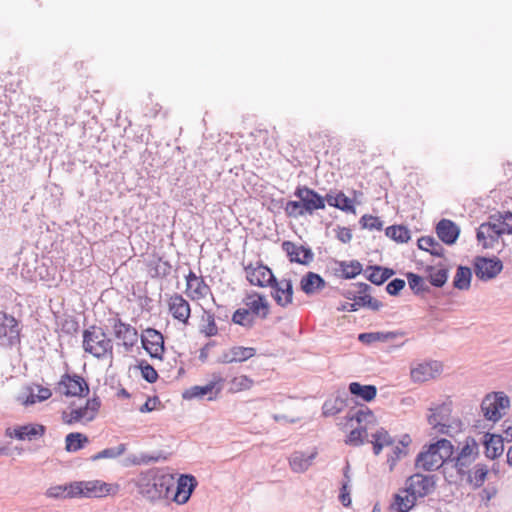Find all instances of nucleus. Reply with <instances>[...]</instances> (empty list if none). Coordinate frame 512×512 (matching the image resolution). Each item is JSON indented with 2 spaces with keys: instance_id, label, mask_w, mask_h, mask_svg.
I'll list each match as a JSON object with an SVG mask.
<instances>
[{
  "instance_id": "obj_1",
  "label": "nucleus",
  "mask_w": 512,
  "mask_h": 512,
  "mask_svg": "<svg viewBox=\"0 0 512 512\" xmlns=\"http://www.w3.org/2000/svg\"><path fill=\"white\" fill-rule=\"evenodd\" d=\"M174 486L175 479L171 474L157 470H149L143 473L138 480L140 493L150 501L171 499Z\"/></svg>"
},
{
  "instance_id": "obj_2",
  "label": "nucleus",
  "mask_w": 512,
  "mask_h": 512,
  "mask_svg": "<svg viewBox=\"0 0 512 512\" xmlns=\"http://www.w3.org/2000/svg\"><path fill=\"white\" fill-rule=\"evenodd\" d=\"M83 348L94 357L101 359L113 356V344L100 327L91 326L83 332Z\"/></svg>"
},
{
  "instance_id": "obj_3",
  "label": "nucleus",
  "mask_w": 512,
  "mask_h": 512,
  "mask_svg": "<svg viewBox=\"0 0 512 512\" xmlns=\"http://www.w3.org/2000/svg\"><path fill=\"white\" fill-rule=\"evenodd\" d=\"M429 410L432 413L428 416V423L436 432L452 436L461 430L462 423L459 420L447 424L452 412L451 402H443L434 408H429Z\"/></svg>"
},
{
  "instance_id": "obj_4",
  "label": "nucleus",
  "mask_w": 512,
  "mask_h": 512,
  "mask_svg": "<svg viewBox=\"0 0 512 512\" xmlns=\"http://www.w3.org/2000/svg\"><path fill=\"white\" fill-rule=\"evenodd\" d=\"M510 406L509 397L504 392H494L484 397L481 410L487 420L496 422L501 418V410Z\"/></svg>"
},
{
  "instance_id": "obj_5",
  "label": "nucleus",
  "mask_w": 512,
  "mask_h": 512,
  "mask_svg": "<svg viewBox=\"0 0 512 512\" xmlns=\"http://www.w3.org/2000/svg\"><path fill=\"white\" fill-rule=\"evenodd\" d=\"M70 493L76 497L98 498L111 493L110 484L99 480L76 481L71 483Z\"/></svg>"
},
{
  "instance_id": "obj_6",
  "label": "nucleus",
  "mask_w": 512,
  "mask_h": 512,
  "mask_svg": "<svg viewBox=\"0 0 512 512\" xmlns=\"http://www.w3.org/2000/svg\"><path fill=\"white\" fill-rule=\"evenodd\" d=\"M20 343L19 323L12 315L0 311V346L10 348Z\"/></svg>"
},
{
  "instance_id": "obj_7",
  "label": "nucleus",
  "mask_w": 512,
  "mask_h": 512,
  "mask_svg": "<svg viewBox=\"0 0 512 512\" xmlns=\"http://www.w3.org/2000/svg\"><path fill=\"white\" fill-rule=\"evenodd\" d=\"M434 488V475L416 473L407 479L405 492L417 500V498H423L429 495Z\"/></svg>"
},
{
  "instance_id": "obj_8",
  "label": "nucleus",
  "mask_w": 512,
  "mask_h": 512,
  "mask_svg": "<svg viewBox=\"0 0 512 512\" xmlns=\"http://www.w3.org/2000/svg\"><path fill=\"white\" fill-rule=\"evenodd\" d=\"M101 406V401L98 397L88 399L86 405L83 407L75 408L69 414L63 413V421L66 424H73L82 420L92 421L95 419L96 414Z\"/></svg>"
},
{
  "instance_id": "obj_9",
  "label": "nucleus",
  "mask_w": 512,
  "mask_h": 512,
  "mask_svg": "<svg viewBox=\"0 0 512 512\" xmlns=\"http://www.w3.org/2000/svg\"><path fill=\"white\" fill-rule=\"evenodd\" d=\"M58 390L66 396L83 397L89 393V386L82 376L66 373L58 382Z\"/></svg>"
},
{
  "instance_id": "obj_10",
  "label": "nucleus",
  "mask_w": 512,
  "mask_h": 512,
  "mask_svg": "<svg viewBox=\"0 0 512 512\" xmlns=\"http://www.w3.org/2000/svg\"><path fill=\"white\" fill-rule=\"evenodd\" d=\"M503 269L501 260L497 257L478 256L474 260L475 275L482 281L495 278Z\"/></svg>"
},
{
  "instance_id": "obj_11",
  "label": "nucleus",
  "mask_w": 512,
  "mask_h": 512,
  "mask_svg": "<svg viewBox=\"0 0 512 512\" xmlns=\"http://www.w3.org/2000/svg\"><path fill=\"white\" fill-rule=\"evenodd\" d=\"M46 432V428L42 424L28 423L25 425H16L8 427L5 435L20 441H34L41 438Z\"/></svg>"
},
{
  "instance_id": "obj_12",
  "label": "nucleus",
  "mask_w": 512,
  "mask_h": 512,
  "mask_svg": "<svg viewBox=\"0 0 512 512\" xmlns=\"http://www.w3.org/2000/svg\"><path fill=\"white\" fill-rule=\"evenodd\" d=\"M246 272V278L251 285L259 287H267L276 283V277L272 273L271 269L264 264L258 262L255 266L249 264L244 267Z\"/></svg>"
},
{
  "instance_id": "obj_13",
  "label": "nucleus",
  "mask_w": 512,
  "mask_h": 512,
  "mask_svg": "<svg viewBox=\"0 0 512 512\" xmlns=\"http://www.w3.org/2000/svg\"><path fill=\"white\" fill-rule=\"evenodd\" d=\"M51 396L52 392L49 388L32 383L23 387L22 391L17 396V401L27 407L43 402Z\"/></svg>"
},
{
  "instance_id": "obj_14",
  "label": "nucleus",
  "mask_w": 512,
  "mask_h": 512,
  "mask_svg": "<svg viewBox=\"0 0 512 512\" xmlns=\"http://www.w3.org/2000/svg\"><path fill=\"white\" fill-rule=\"evenodd\" d=\"M294 195L301 200L305 212L312 215L314 211L325 208V197L306 186H298Z\"/></svg>"
},
{
  "instance_id": "obj_15",
  "label": "nucleus",
  "mask_w": 512,
  "mask_h": 512,
  "mask_svg": "<svg viewBox=\"0 0 512 512\" xmlns=\"http://www.w3.org/2000/svg\"><path fill=\"white\" fill-rule=\"evenodd\" d=\"M141 342L146 352L155 359H162L164 353L163 335L153 328H147L141 335Z\"/></svg>"
},
{
  "instance_id": "obj_16",
  "label": "nucleus",
  "mask_w": 512,
  "mask_h": 512,
  "mask_svg": "<svg viewBox=\"0 0 512 512\" xmlns=\"http://www.w3.org/2000/svg\"><path fill=\"white\" fill-rule=\"evenodd\" d=\"M502 235L500 229L491 219L482 223L476 231L477 241L484 249H494L499 244Z\"/></svg>"
},
{
  "instance_id": "obj_17",
  "label": "nucleus",
  "mask_w": 512,
  "mask_h": 512,
  "mask_svg": "<svg viewBox=\"0 0 512 512\" xmlns=\"http://www.w3.org/2000/svg\"><path fill=\"white\" fill-rule=\"evenodd\" d=\"M223 379L221 377H218L217 380L210 381L209 383L200 386L195 385L188 389H186L183 392V398L186 400L191 399H204L205 397L207 400H214L217 398V395L221 391V387H217V384L222 382Z\"/></svg>"
},
{
  "instance_id": "obj_18",
  "label": "nucleus",
  "mask_w": 512,
  "mask_h": 512,
  "mask_svg": "<svg viewBox=\"0 0 512 512\" xmlns=\"http://www.w3.org/2000/svg\"><path fill=\"white\" fill-rule=\"evenodd\" d=\"M197 486V480L193 475L182 474L175 482L171 499L178 504H185L190 499L193 490Z\"/></svg>"
},
{
  "instance_id": "obj_19",
  "label": "nucleus",
  "mask_w": 512,
  "mask_h": 512,
  "mask_svg": "<svg viewBox=\"0 0 512 512\" xmlns=\"http://www.w3.org/2000/svg\"><path fill=\"white\" fill-rule=\"evenodd\" d=\"M281 246L291 262L308 265L314 258V254L309 247L299 246L291 241H284Z\"/></svg>"
},
{
  "instance_id": "obj_20",
  "label": "nucleus",
  "mask_w": 512,
  "mask_h": 512,
  "mask_svg": "<svg viewBox=\"0 0 512 512\" xmlns=\"http://www.w3.org/2000/svg\"><path fill=\"white\" fill-rule=\"evenodd\" d=\"M432 448L433 444L424 446V450L417 455L415 460V466L417 468L423 469L424 471H435L443 465L440 454H437L436 449Z\"/></svg>"
},
{
  "instance_id": "obj_21",
  "label": "nucleus",
  "mask_w": 512,
  "mask_h": 512,
  "mask_svg": "<svg viewBox=\"0 0 512 512\" xmlns=\"http://www.w3.org/2000/svg\"><path fill=\"white\" fill-rule=\"evenodd\" d=\"M270 287L273 290L272 297L279 306L286 307L292 303L293 285L290 279H276V283H272Z\"/></svg>"
},
{
  "instance_id": "obj_22",
  "label": "nucleus",
  "mask_w": 512,
  "mask_h": 512,
  "mask_svg": "<svg viewBox=\"0 0 512 512\" xmlns=\"http://www.w3.org/2000/svg\"><path fill=\"white\" fill-rule=\"evenodd\" d=\"M436 234L446 245H453L459 237L460 228L452 220L441 219L436 225Z\"/></svg>"
},
{
  "instance_id": "obj_23",
  "label": "nucleus",
  "mask_w": 512,
  "mask_h": 512,
  "mask_svg": "<svg viewBox=\"0 0 512 512\" xmlns=\"http://www.w3.org/2000/svg\"><path fill=\"white\" fill-rule=\"evenodd\" d=\"M169 311L180 322L188 323L191 309L190 304L180 294H174L169 301Z\"/></svg>"
},
{
  "instance_id": "obj_24",
  "label": "nucleus",
  "mask_w": 512,
  "mask_h": 512,
  "mask_svg": "<svg viewBox=\"0 0 512 512\" xmlns=\"http://www.w3.org/2000/svg\"><path fill=\"white\" fill-rule=\"evenodd\" d=\"M441 365L437 361L418 364L411 370V378L414 382H425L434 378L440 372Z\"/></svg>"
},
{
  "instance_id": "obj_25",
  "label": "nucleus",
  "mask_w": 512,
  "mask_h": 512,
  "mask_svg": "<svg viewBox=\"0 0 512 512\" xmlns=\"http://www.w3.org/2000/svg\"><path fill=\"white\" fill-rule=\"evenodd\" d=\"M244 303L247 306L246 310H250V314L253 317L258 316L262 319L267 318L269 314V304L264 295L258 293L248 295L244 300Z\"/></svg>"
},
{
  "instance_id": "obj_26",
  "label": "nucleus",
  "mask_w": 512,
  "mask_h": 512,
  "mask_svg": "<svg viewBox=\"0 0 512 512\" xmlns=\"http://www.w3.org/2000/svg\"><path fill=\"white\" fill-rule=\"evenodd\" d=\"M113 330L116 338L123 340L125 346H133L137 341V330L120 318L113 319Z\"/></svg>"
},
{
  "instance_id": "obj_27",
  "label": "nucleus",
  "mask_w": 512,
  "mask_h": 512,
  "mask_svg": "<svg viewBox=\"0 0 512 512\" xmlns=\"http://www.w3.org/2000/svg\"><path fill=\"white\" fill-rule=\"evenodd\" d=\"M483 445L486 457L492 460L498 458L504 451L503 438L500 435L484 434Z\"/></svg>"
},
{
  "instance_id": "obj_28",
  "label": "nucleus",
  "mask_w": 512,
  "mask_h": 512,
  "mask_svg": "<svg viewBox=\"0 0 512 512\" xmlns=\"http://www.w3.org/2000/svg\"><path fill=\"white\" fill-rule=\"evenodd\" d=\"M329 206L337 208L346 213H355V207L353 201L347 197L342 191L333 193L332 191L327 193L325 196V203Z\"/></svg>"
},
{
  "instance_id": "obj_29",
  "label": "nucleus",
  "mask_w": 512,
  "mask_h": 512,
  "mask_svg": "<svg viewBox=\"0 0 512 512\" xmlns=\"http://www.w3.org/2000/svg\"><path fill=\"white\" fill-rule=\"evenodd\" d=\"M404 336V332L401 331H388V332H365L358 335V340L366 345H370L375 342H389L398 337Z\"/></svg>"
},
{
  "instance_id": "obj_30",
  "label": "nucleus",
  "mask_w": 512,
  "mask_h": 512,
  "mask_svg": "<svg viewBox=\"0 0 512 512\" xmlns=\"http://www.w3.org/2000/svg\"><path fill=\"white\" fill-rule=\"evenodd\" d=\"M317 452L304 453L302 451H295L289 457V464L294 472L302 473L305 472L315 459Z\"/></svg>"
},
{
  "instance_id": "obj_31",
  "label": "nucleus",
  "mask_w": 512,
  "mask_h": 512,
  "mask_svg": "<svg viewBox=\"0 0 512 512\" xmlns=\"http://www.w3.org/2000/svg\"><path fill=\"white\" fill-rule=\"evenodd\" d=\"M325 286V280L315 272H308L300 281L301 290L307 295H313L325 288Z\"/></svg>"
},
{
  "instance_id": "obj_32",
  "label": "nucleus",
  "mask_w": 512,
  "mask_h": 512,
  "mask_svg": "<svg viewBox=\"0 0 512 512\" xmlns=\"http://www.w3.org/2000/svg\"><path fill=\"white\" fill-rule=\"evenodd\" d=\"M351 395L362 399L365 402L372 401L377 395V388L375 385H363L359 382H351L348 386Z\"/></svg>"
},
{
  "instance_id": "obj_33",
  "label": "nucleus",
  "mask_w": 512,
  "mask_h": 512,
  "mask_svg": "<svg viewBox=\"0 0 512 512\" xmlns=\"http://www.w3.org/2000/svg\"><path fill=\"white\" fill-rule=\"evenodd\" d=\"M372 439L369 441L373 445V452L375 455L380 454L384 447L393 446L394 439L384 428L378 429L371 435Z\"/></svg>"
},
{
  "instance_id": "obj_34",
  "label": "nucleus",
  "mask_w": 512,
  "mask_h": 512,
  "mask_svg": "<svg viewBox=\"0 0 512 512\" xmlns=\"http://www.w3.org/2000/svg\"><path fill=\"white\" fill-rule=\"evenodd\" d=\"M418 248L433 256L443 257L444 248L433 236H423L417 241Z\"/></svg>"
},
{
  "instance_id": "obj_35",
  "label": "nucleus",
  "mask_w": 512,
  "mask_h": 512,
  "mask_svg": "<svg viewBox=\"0 0 512 512\" xmlns=\"http://www.w3.org/2000/svg\"><path fill=\"white\" fill-rule=\"evenodd\" d=\"M425 271L427 273V279L432 286L441 288L447 282V268H436L434 266H427Z\"/></svg>"
},
{
  "instance_id": "obj_36",
  "label": "nucleus",
  "mask_w": 512,
  "mask_h": 512,
  "mask_svg": "<svg viewBox=\"0 0 512 512\" xmlns=\"http://www.w3.org/2000/svg\"><path fill=\"white\" fill-rule=\"evenodd\" d=\"M472 271L467 266H458L454 279L453 286L459 290H468L471 285Z\"/></svg>"
},
{
  "instance_id": "obj_37",
  "label": "nucleus",
  "mask_w": 512,
  "mask_h": 512,
  "mask_svg": "<svg viewBox=\"0 0 512 512\" xmlns=\"http://www.w3.org/2000/svg\"><path fill=\"white\" fill-rule=\"evenodd\" d=\"M89 439L86 435L79 432L69 433L65 438V449L68 452H76L82 449Z\"/></svg>"
},
{
  "instance_id": "obj_38",
  "label": "nucleus",
  "mask_w": 512,
  "mask_h": 512,
  "mask_svg": "<svg viewBox=\"0 0 512 512\" xmlns=\"http://www.w3.org/2000/svg\"><path fill=\"white\" fill-rule=\"evenodd\" d=\"M385 234L387 237L398 243H407L411 238L410 230L402 225H393L387 227Z\"/></svg>"
},
{
  "instance_id": "obj_39",
  "label": "nucleus",
  "mask_w": 512,
  "mask_h": 512,
  "mask_svg": "<svg viewBox=\"0 0 512 512\" xmlns=\"http://www.w3.org/2000/svg\"><path fill=\"white\" fill-rule=\"evenodd\" d=\"M341 276L344 279H354L356 276L362 273V264L357 260L352 261H341L339 262Z\"/></svg>"
},
{
  "instance_id": "obj_40",
  "label": "nucleus",
  "mask_w": 512,
  "mask_h": 512,
  "mask_svg": "<svg viewBox=\"0 0 512 512\" xmlns=\"http://www.w3.org/2000/svg\"><path fill=\"white\" fill-rule=\"evenodd\" d=\"M406 278L409 284L410 289L414 294L419 295L423 293H428L430 291L429 286L425 284L424 278L418 274L413 272H408L406 274Z\"/></svg>"
},
{
  "instance_id": "obj_41",
  "label": "nucleus",
  "mask_w": 512,
  "mask_h": 512,
  "mask_svg": "<svg viewBox=\"0 0 512 512\" xmlns=\"http://www.w3.org/2000/svg\"><path fill=\"white\" fill-rule=\"evenodd\" d=\"M500 229L501 233L512 234V212H505L504 214L493 215L490 217Z\"/></svg>"
},
{
  "instance_id": "obj_42",
  "label": "nucleus",
  "mask_w": 512,
  "mask_h": 512,
  "mask_svg": "<svg viewBox=\"0 0 512 512\" xmlns=\"http://www.w3.org/2000/svg\"><path fill=\"white\" fill-rule=\"evenodd\" d=\"M432 444V449H436L437 454H440V459L442 460L443 464L452 457L454 447L449 440L443 438Z\"/></svg>"
},
{
  "instance_id": "obj_43",
  "label": "nucleus",
  "mask_w": 512,
  "mask_h": 512,
  "mask_svg": "<svg viewBox=\"0 0 512 512\" xmlns=\"http://www.w3.org/2000/svg\"><path fill=\"white\" fill-rule=\"evenodd\" d=\"M172 266L167 260L159 258L154 264L150 265V274L153 278L167 277L171 272Z\"/></svg>"
},
{
  "instance_id": "obj_44",
  "label": "nucleus",
  "mask_w": 512,
  "mask_h": 512,
  "mask_svg": "<svg viewBox=\"0 0 512 512\" xmlns=\"http://www.w3.org/2000/svg\"><path fill=\"white\" fill-rule=\"evenodd\" d=\"M356 310L360 307L369 308L372 311H379L383 307V303L374 299L371 295H358L354 302Z\"/></svg>"
},
{
  "instance_id": "obj_45",
  "label": "nucleus",
  "mask_w": 512,
  "mask_h": 512,
  "mask_svg": "<svg viewBox=\"0 0 512 512\" xmlns=\"http://www.w3.org/2000/svg\"><path fill=\"white\" fill-rule=\"evenodd\" d=\"M126 451L125 444H119L116 447L106 448L97 454L91 456L92 461H97L100 459H114L121 456Z\"/></svg>"
},
{
  "instance_id": "obj_46",
  "label": "nucleus",
  "mask_w": 512,
  "mask_h": 512,
  "mask_svg": "<svg viewBox=\"0 0 512 512\" xmlns=\"http://www.w3.org/2000/svg\"><path fill=\"white\" fill-rule=\"evenodd\" d=\"M232 321L240 326L251 328L254 324V317L250 314V310L239 308L234 312Z\"/></svg>"
},
{
  "instance_id": "obj_47",
  "label": "nucleus",
  "mask_w": 512,
  "mask_h": 512,
  "mask_svg": "<svg viewBox=\"0 0 512 512\" xmlns=\"http://www.w3.org/2000/svg\"><path fill=\"white\" fill-rule=\"evenodd\" d=\"M256 354L253 347L233 346L231 347V356L234 362H244Z\"/></svg>"
},
{
  "instance_id": "obj_48",
  "label": "nucleus",
  "mask_w": 512,
  "mask_h": 512,
  "mask_svg": "<svg viewBox=\"0 0 512 512\" xmlns=\"http://www.w3.org/2000/svg\"><path fill=\"white\" fill-rule=\"evenodd\" d=\"M71 483L65 485H56L47 489L46 496L49 498L60 499V498H75V495L70 493Z\"/></svg>"
},
{
  "instance_id": "obj_49",
  "label": "nucleus",
  "mask_w": 512,
  "mask_h": 512,
  "mask_svg": "<svg viewBox=\"0 0 512 512\" xmlns=\"http://www.w3.org/2000/svg\"><path fill=\"white\" fill-rule=\"evenodd\" d=\"M488 473V469L483 464H477L474 467V470L469 474V481L476 487H480L483 485L486 476Z\"/></svg>"
},
{
  "instance_id": "obj_50",
  "label": "nucleus",
  "mask_w": 512,
  "mask_h": 512,
  "mask_svg": "<svg viewBox=\"0 0 512 512\" xmlns=\"http://www.w3.org/2000/svg\"><path fill=\"white\" fill-rule=\"evenodd\" d=\"M415 502L416 499L408 493L405 497L397 494L395 495L394 508L396 512H408L415 505Z\"/></svg>"
},
{
  "instance_id": "obj_51",
  "label": "nucleus",
  "mask_w": 512,
  "mask_h": 512,
  "mask_svg": "<svg viewBox=\"0 0 512 512\" xmlns=\"http://www.w3.org/2000/svg\"><path fill=\"white\" fill-rule=\"evenodd\" d=\"M359 223L363 229L381 231L383 228V221L379 217L372 215H363Z\"/></svg>"
},
{
  "instance_id": "obj_52",
  "label": "nucleus",
  "mask_w": 512,
  "mask_h": 512,
  "mask_svg": "<svg viewBox=\"0 0 512 512\" xmlns=\"http://www.w3.org/2000/svg\"><path fill=\"white\" fill-rule=\"evenodd\" d=\"M254 381L246 376V375H240L237 377H234L231 380L230 390L233 392H238L242 390L250 389L253 385Z\"/></svg>"
},
{
  "instance_id": "obj_53",
  "label": "nucleus",
  "mask_w": 512,
  "mask_h": 512,
  "mask_svg": "<svg viewBox=\"0 0 512 512\" xmlns=\"http://www.w3.org/2000/svg\"><path fill=\"white\" fill-rule=\"evenodd\" d=\"M458 455H461L462 458L474 460L475 456L478 455V444L476 440L472 437H467L465 444Z\"/></svg>"
},
{
  "instance_id": "obj_54",
  "label": "nucleus",
  "mask_w": 512,
  "mask_h": 512,
  "mask_svg": "<svg viewBox=\"0 0 512 512\" xmlns=\"http://www.w3.org/2000/svg\"><path fill=\"white\" fill-rule=\"evenodd\" d=\"M139 368L141 370L142 377L148 382V383H154L158 379V373L154 369L152 365H150L148 362L142 360L139 363Z\"/></svg>"
},
{
  "instance_id": "obj_55",
  "label": "nucleus",
  "mask_w": 512,
  "mask_h": 512,
  "mask_svg": "<svg viewBox=\"0 0 512 512\" xmlns=\"http://www.w3.org/2000/svg\"><path fill=\"white\" fill-rule=\"evenodd\" d=\"M343 401L340 399L327 400L323 404V414L325 416H333L339 413L343 408Z\"/></svg>"
},
{
  "instance_id": "obj_56",
  "label": "nucleus",
  "mask_w": 512,
  "mask_h": 512,
  "mask_svg": "<svg viewBox=\"0 0 512 512\" xmlns=\"http://www.w3.org/2000/svg\"><path fill=\"white\" fill-rule=\"evenodd\" d=\"M363 434H365L366 436L368 435L366 428L353 429L348 434L345 443L353 446H360L364 443Z\"/></svg>"
},
{
  "instance_id": "obj_57",
  "label": "nucleus",
  "mask_w": 512,
  "mask_h": 512,
  "mask_svg": "<svg viewBox=\"0 0 512 512\" xmlns=\"http://www.w3.org/2000/svg\"><path fill=\"white\" fill-rule=\"evenodd\" d=\"M191 290H193L196 298H204L211 292L210 287L202 277L194 281V287Z\"/></svg>"
},
{
  "instance_id": "obj_58",
  "label": "nucleus",
  "mask_w": 512,
  "mask_h": 512,
  "mask_svg": "<svg viewBox=\"0 0 512 512\" xmlns=\"http://www.w3.org/2000/svg\"><path fill=\"white\" fill-rule=\"evenodd\" d=\"M285 212L288 216L298 217L306 214L305 210L302 207L301 200L299 201H288L285 207Z\"/></svg>"
},
{
  "instance_id": "obj_59",
  "label": "nucleus",
  "mask_w": 512,
  "mask_h": 512,
  "mask_svg": "<svg viewBox=\"0 0 512 512\" xmlns=\"http://www.w3.org/2000/svg\"><path fill=\"white\" fill-rule=\"evenodd\" d=\"M377 268H379V265L368 266L364 270V275L371 283L380 286L383 284V281L381 280V275L380 272L377 271Z\"/></svg>"
},
{
  "instance_id": "obj_60",
  "label": "nucleus",
  "mask_w": 512,
  "mask_h": 512,
  "mask_svg": "<svg viewBox=\"0 0 512 512\" xmlns=\"http://www.w3.org/2000/svg\"><path fill=\"white\" fill-rule=\"evenodd\" d=\"M407 454V451L405 448L395 445L392 448V453L388 456L387 462L390 465V469L392 470L395 466L396 462L400 460L403 456Z\"/></svg>"
},
{
  "instance_id": "obj_61",
  "label": "nucleus",
  "mask_w": 512,
  "mask_h": 512,
  "mask_svg": "<svg viewBox=\"0 0 512 512\" xmlns=\"http://www.w3.org/2000/svg\"><path fill=\"white\" fill-rule=\"evenodd\" d=\"M367 417H373L372 411L368 407H361L357 411L348 414V418L355 420L357 423H362Z\"/></svg>"
},
{
  "instance_id": "obj_62",
  "label": "nucleus",
  "mask_w": 512,
  "mask_h": 512,
  "mask_svg": "<svg viewBox=\"0 0 512 512\" xmlns=\"http://www.w3.org/2000/svg\"><path fill=\"white\" fill-rule=\"evenodd\" d=\"M405 284L406 283L403 279L395 278L387 284L386 291L391 296H397L400 293V291L405 287Z\"/></svg>"
},
{
  "instance_id": "obj_63",
  "label": "nucleus",
  "mask_w": 512,
  "mask_h": 512,
  "mask_svg": "<svg viewBox=\"0 0 512 512\" xmlns=\"http://www.w3.org/2000/svg\"><path fill=\"white\" fill-rule=\"evenodd\" d=\"M336 237L342 243H349L352 239V232L347 227H338Z\"/></svg>"
},
{
  "instance_id": "obj_64",
  "label": "nucleus",
  "mask_w": 512,
  "mask_h": 512,
  "mask_svg": "<svg viewBox=\"0 0 512 512\" xmlns=\"http://www.w3.org/2000/svg\"><path fill=\"white\" fill-rule=\"evenodd\" d=\"M159 403V398L157 396L155 397H149L146 402L139 408V411L141 413H148L153 411L156 408V404Z\"/></svg>"
}]
</instances>
